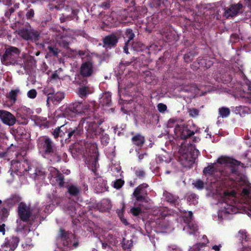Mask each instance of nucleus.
<instances>
[{
    "instance_id": "nucleus-1",
    "label": "nucleus",
    "mask_w": 251,
    "mask_h": 251,
    "mask_svg": "<svg viewBox=\"0 0 251 251\" xmlns=\"http://www.w3.org/2000/svg\"><path fill=\"white\" fill-rule=\"evenodd\" d=\"M230 166L222 170L220 174L222 176L228 177L234 181L235 186L241 196L247 198L251 192V184L240 176V167L245 168V164L240 161L232 159L229 161Z\"/></svg>"
},
{
    "instance_id": "nucleus-2",
    "label": "nucleus",
    "mask_w": 251,
    "mask_h": 251,
    "mask_svg": "<svg viewBox=\"0 0 251 251\" xmlns=\"http://www.w3.org/2000/svg\"><path fill=\"white\" fill-rule=\"evenodd\" d=\"M37 147L39 152L44 157H52L50 161L53 163H59L61 157L57 151V147L53 141L48 136H42L37 140Z\"/></svg>"
},
{
    "instance_id": "nucleus-3",
    "label": "nucleus",
    "mask_w": 251,
    "mask_h": 251,
    "mask_svg": "<svg viewBox=\"0 0 251 251\" xmlns=\"http://www.w3.org/2000/svg\"><path fill=\"white\" fill-rule=\"evenodd\" d=\"M90 108L85 102L75 101L69 104L64 111V115L73 118L87 112Z\"/></svg>"
},
{
    "instance_id": "nucleus-4",
    "label": "nucleus",
    "mask_w": 251,
    "mask_h": 251,
    "mask_svg": "<svg viewBox=\"0 0 251 251\" xmlns=\"http://www.w3.org/2000/svg\"><path fill=\"white\" fill-rule=\"evenodd\" d=\"M236 192L235 190L224 192L223 200L225 203L224 206L225 213L234 214L238 212V209L235 206L236 203Z\"/></svg>"
},
{
    "instance_id": "nucleus-5",
    "label": "nucleus",
    "mask_w": 251,
    "mask_h": 251,
    "mask_svg": "<svg viewBox=\"0 0 251 251\" xmlns=\"http://www.w3.org/2000/svg\"><path fill=\"white\" fill-rule=\"evenodd\" d=\"M75 82L76 84L79 85L77 94L81 99H86L88 95L93 92V88L87 85L88 83L87 78L81 77L79 75H76L75 77Z\"/></svg>"
},
{
    "instance_id": "nucleus-6",
    "label": "nucleus",
    "mask_w": 251,
    "mask_h": 251,
    "mask_svg": "<svg viewBox=\"0 0 251 251\" xmlns=\"http://www.w3.org/2000/svg\"><path fill=\"white\" fill-rule=\"evenodd\" d=\"M149 187L148 184L143 183L137 186L134 190L132 194V197L135 200V204L141 206L138 202H148L147 196L148 195L147 188Z\"/></svg>"
},
{
    "instance_id": "nucleus-7",
    "label": "nucleus",
    "mask_w": 251,
    "mask_h": 251,
    "mask_svg": "<svg viewBox=\"0 0 251 251\" xmlns=\"http://www.w3.org/2000/svg\"><path fill=\"white\" fill-rule=\"evenodd\" d=\"M59 237L63 245L67 248H76L78 243L74 234L61 228L59 230Z\"/></svg>"
},
{
    "instance_id": "nucleus-8",
    "label": "nucleus",
    "mask_w": 251,
    "mask_h": 251,
    "mask_svg": "<svg viewBox=\"0 0 251 251\" xmlns=\"http://www.w3.org/2000/svg\"><path fill=\"white\" fill-rule=\"evenodd\" d=\"M103 122V120H101L98 121L97 122L96 121L92 122L87 121L86 125L85 126L87 137L93 138L103 132L104 131L103 129L102 128L99 127V126Z\"/></svg>"
},
{
    "instance_id": "nucleus-9",
    "label": "nucleus",
    "mask_w": 251,
    "mask_h": 251,
    "mask_svg": "<svg viewBox=\"0 0 251 251\" xmlns=\"http://www.w3.org/2000/svg\"><path fill=\"white\" fill-rule=\"evenodd\" d=\"M199 153L198 150L186 151L179 156V161L184 167L191 168L195 163Z\"/></svg>"
},
{
    "instance_id": "nucleus-10",
    "label": "nucleus",
    "mask_w": 251,
    "mask_h": 251,
    "mask_svg": "<svg viewBox=\"0 0 251 251\" xmlns=\"http://www.w3.org/2000/svg\"><path fill=\"white\" fill-rule=\"evenodd\" d=\"M180 131V138L182 139L186 140L195 133H199L200 132V128L196 127L194 125L192 126L189 125H183L179 126Z\"/></svg>"
},
{
    "instance_id": "nucleus-11",
    "label": "nucleus",
    "mask_w": 251,
    "mask_h": 251,
    "mask_svg": "<svg viewBox=\"0 0 251 251\" xmlns=\"http://www.w3.org/2000/svg\"><path fill=\"white\" fill-rule=\"evenodd\" d=\"M94 73V65L91 60L83 62L79 69V75L81 77L86 78L93 75Z\"/></svg>"
},
{
    "instance_id": "nucleus-12",
    "label": "nucleus",
    "mask_w": 251,
    "mask_h": 251,
    "mask_svg": "<svg viewBox=\"0 0 251 251\" xmlns=\"http://www.w3.org/2000/svg\"><path fill=\"white\" fill-rule=\"evenodd\" d=\"M18 216L21 221L27 223L31 216V210L24 202H21L18 207Z\"/></svg>"
},
{
    "instance_id": "nucleus-13",
    "label": "nucleus",
    "mask_w": 251,
    "mask_h": 251,
    "mask_svg": "<svg viewBox=\"0 0 251 251\" xmlns=\"http://www.w3.org/2000/svg\"><path fill=\"white\" fill-rule=\"evenodd\" d=\"M17 32L19 36L26 41H37L40 36L39 33L33 29L22 28Z\"/></svg>"
},
{
    "instance_id": "nucleus-14",
    "label": "nucleus",
    "mask_w": 251,
    "mask_h": 251,
    "mask_svg": "<svg viewBox=\"0 0 251 251\" xmlns=\"http://www.w3.org/2000/svg\"><path fill=\"white\" fill-rule=\"evenodd\" d=\"M50 174L48 178L50 182L53 181V179H55V183H57L60 188L65 186L64 176V175L56 168L51 167L50 169Z\"/></svg>"
},
{
    "instance_id": "nucleus-15",
    "label": "nucleus",
    "mask_w": 251,
    "mask_h": 251,
    "mask_svg": "<svg viewBox=\"0 0 251 251\" xmlns=\"http://www.w3.org/2000/svg\"><path fill=\"white\" fill-rule=\"evenodd\" d=\"M68 130H69V124H65L54 129L51 132V134L54 139L60 137L61 141L63 140L65 141L66 138H67Z\"/></svg>"
},
{
    "instance_id": "nucleus-16",
    "label": "nucleus",
    "mask_w": 251,
    "mask_h": 251,
    "mask_svg": "<svg viewBox=\"0 0 251 251\" xmlns=\"http://www.w3.org/2000/svg\"><path fill=\"white\" fill-rule=\"evenodd\" d=\"M83 132L82 127L79 125L77 126L72 127L69 124V130H68L67 138L65 139V143H69L73 139L74 140L76 139L77 137L81 136Z\"/></svg>"
},
{
    "instance_id": "nucleus-17",
    "label": "nucleus",
    "mask_w": 251,
    "mask_h": 251,
    "mask_svg": "<svg viewBox=\"0 0 251 251\" xmlns=\"http://www.w3.org/2000/svg\"><path fill=\"white\" fill-rule=\"evenodd\" d=\"M20 239L19 237L15 236H10L5 238V241L1 247L4 248H9L10 251H14L17 247Z\"/></svg>"
},
{
    "instance_id": "nucleus-18",
    "label": "nucleus",
    "mask_w": 251,
    "mask_h": 251,
    "mask_svg": "<svg viewBox=\"0 0 251 251\" xmlns=\"http://www.w3.org/2000/svg\"><path fill=\"white\" fill-rule=\"evenodd\" d=\"M0 119L4 124L8 126L14 125L16 121L14 115L10 112L3 110H0Z\"/></svg>"
},
{
    "instance_id": "nucleus-19",
    "label": "nucleus",
    "mask_w": 251,
    "mask_h": 251,
    "mask_svg": "<svg viewBox=\"0 0 251 251\" xmlns=\"http://www.w3.org/2000/svg\"><path fill=\"white\" fill-rule=\"evenodd\" d=\"M103 47L111 49L117 46L118 37L114 34L106 36L103 40Z\"/></svg>"
},
{
    "instance_id": "nucleus-20",
    "label": "nucleus",
    "mask_w": 251,
    "mask_h": 251,
    "mask_svg": "<svg viewBox=\"0 0 251 251\" xmlns=\"http://www.w3.org/2000/svg\"><path fill=\"white\" fill-rule=\"evenodd\" d=\"M20 53V50L18 48L10 46L6 49L5 51L2 56V59L4 61L10 60L15 56H19Z\"/></svg>"
},
{
    "instance_id": "nucleus-21",
    "label": "nucleus",
    "mask_w": 251,
    "mask_h": 251,
    "mask_svg": "<svg viewBox=\"0 0 251 251\" xmlns=\"http://www.w3.org/2000/svg\"><path fill=\"white\" fill-rule=\"evenodd\" d=\"M243 8L242 4L239 3L237 4H232L229 8L226 9L224 12V16L226 18L233 17L236 16L240 10Z\"/></svg>"
},
{
    "instance_id": "nucleus-22",
    "label": "nucleus",
    "mask_w": 251,
    "mask_h": 251,
    "mask_svg": "<svg viewBox=\"0 0 251 251\" xmlns=\"http://www.w3.org/2000/svg\"><path fill=\"white\" fill-rule=\"evenodd\" d=\"M167 0H151L150 6L151 8H155L156 10L161 12L167 8Z\"/></svg>"
},
{
    "instance_id": "nucleus-23",
    "label": "nucleus",
    "mask_w": 251,
    "mask_h": 251,
    "mask_svg": "<svg viewBox=\"0 0 251 251\" xmlns=\"http://www.w3.org/2000/svg\"><path fill=\"white\" fill-rule=\"evenodd\" d=\"M163 40L166 42H171L175 39V34L170 28L164 27L160 31Z\"/></svg>"
},
{
    "instance_id": "nucleus-24",
    "label": "nucleus",
    "mask_w": 251,
    "mask_h": 251,
    "mask_svg": "<svg viewBox=\"0 0 251 251\" xmlns=\"http://www.w3.org/2000/svg\"><path fill=\"white\" fill-rule=\"evenodd\" d=\"M97 207L100 212H108L112 207L111 202L108 199H103L97 204Z\"/></svg>"
},
{
    "instance_id": "nucleus-25",
    "label": "nucleus",
    "mask_w": 251,
    "mask_h": 251,
    "mask_svg": "<svg viewBox=\"0 0 251 251\" xmlns=\"http://www.w3.org/2000/svg\"><path fill=\"white\" fill-rule=\"evenodd\" d=\"M131 141L133 145L141 149L144 145L146 139L144 136L140 133H137L132 137Z\"/></svg>"
},
{
    "instance_id": "nucleus-26",
    "label": "nucleus",
    "mask_w": 251,
    "mask_h": 251,
    "mask_svg": "<svg viewBox=\"0 0 251 251\" xmlns=\"http://www.w3.org/2000/svg\"><path fill=\"white\" fill-rule=\"evenodd\" d=\"M93 154L91 156V159L88 161L87 165L90 168L91 171L96 173L97 171V166L98 161V154L97 153L96 150L95 149V151L93 152Z\"/></svg>"
},
{
    "instance_id": "nucleus-27",
    "label": "nucleus",
    "mask_w": 251,
    "mask_h": 251,
    "mask_svg": "<svg viewBox=\"0 0 251 251\" xmlns=\"http://www.w3.org/2000/svg\"><path fill=\"white\" fill-rule=\"evenodd\" d=\"M67 189V192L72 197H77L81 192V188L75 185L70 184L65 186Z\"/></svg>"
},
{
    "instance_id": "nucleus-28",
    "label": "nucleus",
    "mask_w": 251,
    "mask_h": 251,
    "mask_svg": "<svg viewBox=\"0 0 251 251\" xmlns=\"http://www.w3.org/2000/svg\"><path fill=\"white\" fill-rule=\"evenodd\" d=\"M64 98V94L63 92H58L50 96H48L47 100V104L51 101L53 104H56L59 103Z\"/></svg>"
},
{
    "instance_id": "nucleus-29",
    "label": "nucleus",
    "mask_w": 251,
    "mask_h": 251,
    "mask_svg": "<svg viewBox=\"0 0 251 251\" xmlns=\"http://www.w3.org/2000/svg\"><path fill=\"white\" fill-rule=\"evenodd\" d=\"M21 201V198L17 195L11 196L3 202V204L8 208H11Z\"/></svg>"
},
{
    "instance_id": "nucleus-30",
    "label": "nucleus",
    "mask_w": 251,
    "mask_h": 251,
    "mask_svg": "<svg viewBox=\"0 0 251 251\" xmlns=\"http://www.w3.org/2000/svg\"><path fill=\"white\" fill-rule=\"evenodd\" d=\"M102 22L103 24L110 27L116 26L118 23L117 19L111 15H105L102 18Z\"/></svg>"
},
{
    "instance_id": "nucleus-31",
    "label": "nucleus",
    "mask_w": 251,
    "mask_h": 251,
    "mask_svg": "<svg viewBox=\"0 0 251 251\" xmlns=\"http://www.w3.org/2000/svg\"><path fill=\"white\" fill-rule=\"evenodd\" d=\"M214 164H211L205 167L202 171L203 175L206 177H213L217 172V169L214 166Z\"/></svg>"
},
{
    "instance_id": "nucleus-32",
    "label": "nucleus",
    "mask_w": 251,
    "mask_h": 251,
    "mask_svg": "<svg viewBox=\"0 0 251 251\" xmlns=\"http://www.w3.org/2000/svg\"><path fill=\"white\" fill-rule=\"evenodd\" d=\"M48 50V55L50 56L57 57L59 53L60 52V50L56 47V45L49 44L47 47Z\"/></svg>"
},
{
    "instance_id": "nucleus-33",
    "label": "nucleus",
    "mask_w": 251,
    "mask_h": 251,
    "mask_svg": "<svg viewBox=\"0 0 251 251\" xmlns=\"http://www.w3.org/2000/svg\"><path fill=\"white\" fill-rule=\"evenodd\" d=\"M134 16L138 18H141L147 13V8L144 6H136L134 8Z\"/></svg>"
},
{
    "instance_id": "nucleus-34",
    "label": "nucleus",
    "mask_w": 251,
    "mask_h": 251,
    "mask_svg": "<svg viewBox=\"0 0 251 251\" xmlns=\"http://www.w3.org/2000/svg\"><path fill=\"white\" fill-rule=\"evenodd\" d=\"M100 103L103 106H110L111 104V96L110 93H105L101 98Z\"/></svg>"
},
{
    "instance_id": "nucleus-35",
    "label": "nucleus",
    "mask_w": 251,
    "mask_h": 251,
    "mask_svg": "<svg viewBox=\"0 0 251 251\" xmlns=\"http://www.w3.org/2000/svg\"><path fill=\"white\" fill-rule=\"evenodd\" d=\"M20 92L19 89L11 90L7 95V98L9 100L12 104L15 103L17 100L18 94Z\"/></svg>"
},
{
    "instance_id": "nucleus-36",
    "label": "nucleus",
    "mask_w": 251,
    "mask_h": 251,
    "mask_svg": "<svg viewBox=\"0 0 251 251\" xmlns=\"http://www.w3.org/2000/svg\"><path fill=\"white\" fill-rule=\"evenodd\" d=\"M248 110L249 108L247 107L240 105L235 108L234 112L236 114H239L241 116H244L246 114L248 113Z\"/></svg>"
},
{
    "instance_id": "nucleus-37",
    "label": "nucleus",
    "mask_w": 251,
    "mask_h": 251,
    "mask_svg": "<svg viewBox=\"0 0 251 251\" xmlns=\"http://www.w3.org/2000/svg\"><path fill=\"white\" fill-rule=\"evenodd\" d=\"M135 37V34L133 32V30L131 28H127L126 29L125 32V39H127V41L126 42L127 43H130L131 41H132Z\"/></svg>"
},
{
    "instance_id": "nucleus-38",
    "label": "nucleus",
    "mask_w": 251,
    "mask_h": 251,
    "mask_svg": "<svg viewBox=\"0 0 251 251\" xmlns=\"http://www.w3.org/2000/svg\"><path fill=\"white\" fill-rule=\"evenodd\" d=\"M165 200L173 204H175L177 201L178 197L176 195H173L172 193L166 192L165 194Z\"/></svg>"
},
{
    "instance_id": "nucleus-39",
    "label": "nucleus",
    "mask_w": 251,
    "mask_h": 251,
    "mask_svg": "<svg viewBox=\"0 0 251 251\" xmlns=\"http://www.w3.org/2000/svg\"><path fill=\"white\" fill-rule=\"evenodd\" d=\"M34 175L35 179H43L45 178V173L43 169L36 168L35 170Z\"/></svg>"
},
{
    "instance_id": "nucleus-40",
    "label": "nucleus",
    "mask_w": 251,
    "mask_h": 251,
    "mask_svg": "<svg viewBox=\"0 0 251 251\" xmlns=\"http://www.w3.org/2000/svg\"><path fill=\"white\" fill-rule=\"evenodd\" d=\"M187 201L190 204L195 205L198 203V197L194 193L188 194L186 197Z\"/></svg>"
},
{
    "instance_id": "nucleus-41",
    "label": "nucleus",
    "mask_w": 251,
    "mask_h": 251,
    "mask_svg": "<svg viewBox=\"0 0 251 251\" xmlns=\"http://www.w3.org/2000/svg\"><path fill=\"white\" fill-rule=\"evenodd\" d=\"M230 113L229 108L226 107H222L219 109V114L222 118L228 117Z\"/></svg>"
},
{
    "instance_id": "nucleus-42",
    "label": "nucleus",
    "mask_w": 251,
    "mask_h": 251,
    "mask_svg": "<svg viewBox=\"0 0 251 251\" xmlns=\"http://www.w3.org/2000/svg\"><path fill=\"white\" fill-rule=\"evenodd\" d=\"M132 46L137 51H141L146 48V46L140 42L135 43L132 44Z\"/></svg>"
},
{
    "instance_id": "nucleus-43",
    "label": "nucleus",
    "mask_w": 251,
    "mask_h": 251,
    "mask_svg": "<svg viewBox=\"0 0 251 251\" xmlns=\"http://www.w3.org/2000/svg\"><path fill=\"white\" fill-rule=\"evenodd\" d=\"M188 112L190 117L196 118L199 115L200 111L195 108H192L188 109Z\"/></svg>"
},
{
    "instance_id": "nucleus-44",
    "label": "nucleus",
    "mask_w": 251,
    "mask_h": 251,
    "mask_svg": "<svg viewBox=\"0 0 251 251\" xmlns=\"http://www.w3.org/2000/svg\"><path fill=\"white\" fill-rule=\"evenodd\" d=\"M194 53L193 52H189L184 55V59L186 62H191L194 58Z\"/></svg>"
},
{
    "instance_id": "nucleus-45",
    "label": "nucleus",
    "mask_w": 251,
    "mask_h": 251,
    "mask_svg": "<svg viewBox=\"0 0 251 251\" xmlns=\"http://www.w3.org/2000/svg\"><path fill=\"white\" fill-rule=\"evenodd\" d=\"M131 213L134 216H138L142 213L140 207H133L130 209Z\"/></svg>"
},
{
    "instance_id": "nucleus-46",
    "label": "nucleus",
    "mask_w": 251,
    "mask_h": 251,
    "mask_svg": "<svg viewBox=\"0 0 251 251\" xmlns=\"http://www.w3.org/2000/svg\"><path fill=\"white\" fill-rule=\"evenodd\" d=\"M125 181L122 179H117L114 181L113 186L117 189H119L123 186Z\"/></svg>"
},
{
    "instance_id": "nucleus-47",
    "label": "nucleus",
    "mask_w": 251,
    "mask_h": 251,
    "mask_svg": "<svg viewBox=\"0 0 251 251\" xmlns=\"http://www.w3.org/2000/svg\"><path fill=\"white\" fill-rule=\"evenodd\" d=\"M16 167L18 168L17 171L20 173H23L30 170L29 167H28V169L24 168V165L19 162H17Z\"/></svg>"
},
{
    "instance_id": "nucleus-48",
    "label": "nucleus",
    "mask_w": 251,
    "mask_h": 251,
    "mask_svg": "<svg viewBox=\"0 0 251 251\" xmlns=\"http://www.w3.org/2000/svg\"><path fill=\"white\" fill-rule=\"evenodd\" d=\"M109 137L108 134L105 133L104 134H102V136L100 137V140L101 144L104 146H106L109 143Z\"/></svg>"
},
{
    "instance_id": "nucleus-49",
    "label": "nucleus",
    "mask_w": 251,
    "mask_h": 251,
    "mask_svg": "<svg viewBox=\"0 0 251 251\" xmlns=\"http://www.w3.org/2000/svg\"><path fill=\"white\" fill-rule=\"evenodd\" d=\"M194 185L199 190H202L204 187V182L201 179L197 180Z\"/></svg>"
},
{
    "instance_id": "nucleus-50",
    "label": "nucleus",
    "mask_w": 251,
    "mask_h": 251,
    "mask_svg": "<svg viewBox=\"0 0 251 251\" xmlns=\"http://www.w3.org/2000/svg\"><path fill=\"white\" fill-rule=\"evenodd\" d=\"M133 247L131 240H127L122 244V248L124 250H130Z\"/></svg>"
},
{
    "instance_id": "nucleus-51",
    "label": "nucleus",
    "mask_w": 251,
    "mask_h": 251,
    "mask_svg": "<svg viewBox=\"0 0 251 251\" xmlns=\"http://www.w3.org/2000/svg\"><path fill=\"white\" fill-rule=\"evenodd\" d=\"M61 201V199L60 197H58L57 196L52 195L51 199V204L53 205H58Z\"/></svg>"
},
{
    "instance_id": "nucleus-52",
    "label": "nucleus",
    "mask_w": 251,
    "mask_h": 251,
    "mask_svg": "<svg viewBox=\"0 0 251 251\" xmlns=\"http://www.w3.org/2000/svg\"><path fill=\"white\" fill-rule=\"evenodd\" d=\"M136 60V58H135V57H132V58H131L129 61H126L125 60H123L120 62V65H125L126 66H127L130 65L132 62H135Z\"/></svg>"
},
{
    "instance_id": "nucleus-53",
    "label": "nucleus",
    "mask_w": 251,
    "mask_h": 251,
    "mask_svg": "<svg viewBox=\"0 0 251 251\" xmlns=\"http://www.w3.org/2000/svg\"><path fill=\"white\" fill-rule=\"evenodd\" d=\"M101 243L102 248L106 251H115L111 247V246L106 242H103L101 240H100Z\"/></svg>"
},
{
    "instance_id": "nucleus-54",
    "label": "nucleus",
    "mask_w": 251,
    "mask_h": 251,
    "mask_svg": "<svg viewBox=\"0 0 251 251\" xmlns=\"http://www.w3.org/2000/svg\"><path fill=\"white\" fill-rule=\"evenodd\" d=\"M37 94L36 90L32 89L28 91L27 95L29 98L33 99L36 97Z\"/></svg>"
},
{
    "instance_id": "nucleus-55",
    "label": "nucleus",
    "mask_w": 251,
    "mask_h": 251,
    "mask_svg": "<svg viewBox=\"0 0 251 251\" xmlns=\"http://www.w3.org/2000/svg\"><path fill=\"white\" fill-rule=\"evenodd\" d=\"M43 92L44 94L48 97L52 95L54 91L51 88H45L43 89Z\"/></svg>"
},
{
    "instance_id": "nucleus-56",
    "label": "nucleus",
    "mask_w": 251,
    "mask_h": 251,
    "mask_svg": "<svg viewBox=\"0 0 251 251\" xmlns=\"http://www.w3.org/2000/svg\"><path fill=\"white\" fill-rule=\"evenodd\" d=\"M136 176L139 178H144L145 176L146 173L143 170H137L135 171Z\"/></svg>"
},
{
    "instance_id": "nucleus-57",
    "label": "nucleus",
    "mask_w": 251,
    "mask_h": 251,
    "mask_svg": "<svg viewBox=\"0 0 251 251\" xmlns=\"http://www.w3.org/2000/svg\"><path fill=\"white\" fill-rule=\"evenodd\" d=\"M157 107L158 111L161 113L164 112L167 108V105L162 103H158Z\"/></svg>"
},
{
    "instance_id": "nucleus-58",
    "label": "nucleus",
    "mask_w": 251,
    "mask_h": 251,
    "mask_svg": "<svg viewBox=\"0 0 251 251\" xmlns=\"http://www.w3.org/2000/svg\"><path fill=\"white\" fill-rule=\"evenodd\" d=\"M110 3L109 1H106L102 2L100 5V7L105 10L108 9L110 7Z\"/></svg>"
},
{
    "instance_id": "nucleus-59",
    "label": "nucleus",
    "mask_w": 251,
    "mask_h": 251,
    "mask_svg": "<svg viewBox=\"0 0 251 251\" xmlns=\"http://www.w3.org/2000/svg\"><path fill=\"white\" fill-rule=\"evenodd\" d=\"M34 16V11L33 9L27 10L26 13V17L27 19H31Z\"/></svg>"
},
{
    "instance_id": "nucleus-60",
    "label": "nucleus",
    "mask_w": 251,
    "mask_h": 251,
    "mask_svg": "<svg viewBox=\"0 0 251 251\" xmlns=\"http://www.w3.org/2000/svg\"><path fill=\"white\" fill-rule=\"evenodd\" d=\"M58 43L64 48H68L69 45V42L63 38L60 39V40L58 41Z\"/></svg>"
},
{
    "instance_id": "nucleus-61",
    "label": "nucleus",
    "mask_w": 251,
    "mask_h": 251,
    "mask_svg": "<svg viewBox=\"0 0 251 251\" xmlns=\"http://www.w3.org/2000/svg\"><path fill=\"white\" fill-rule=\"evenodd\" d=\"M188 227L192 230V232H195L198 229V226L196 224H193L192 222H191V224H188Z\"/></svg>"
},
{
    "instance_id": "nucleus-62",
    "label": "nucleus",
    "mask_w": 251,
    "mask_h": 251,
    "mask_svg": "<svg viewBox=\"0 0 251 251\" xmlns=\"http://www.w3.org/2000/svg\"><path fill=\"white\" fill-rule=\"evenodd\" d=\"M184 222L188 225V224H191L192 222V219L189 218L188 217H186V215H184L182 217Z\"/></svg>"
},
{
    "instance_id": "nucleus-63",
    "label": "nucleus",
    "mask_w": 251,
    "mask_h": 251,
    "mask_svg": "<svg viewBox=\"0 0 251 251\" xmlns=\"http://www.w3.org/2000/svg\"><path fill=\"white\" fill-rule=\"evenodd\" d=\"M240 233L242 234V238L243 239H244L245 241H247L248 240V235L247 234V233L245 231H240Z\"/></svg>"
},
{
    "instance_id": "nucleus-64",
    "label": "nucleus",
    "mask_w": 251,
    "mask_h": 251,
    "mask_svg": "<svg viewBox=\"0 0 251 251\" xmlns=\"http://www.w3.org/2000/svg\"><path fill=\"white\" fill-rule=\"evenodd\" d=\"M217 162L219 164H222L227 163V160L226 158L221 157L218 158V159H217Z\"/></svg>"
}]
</instances>
